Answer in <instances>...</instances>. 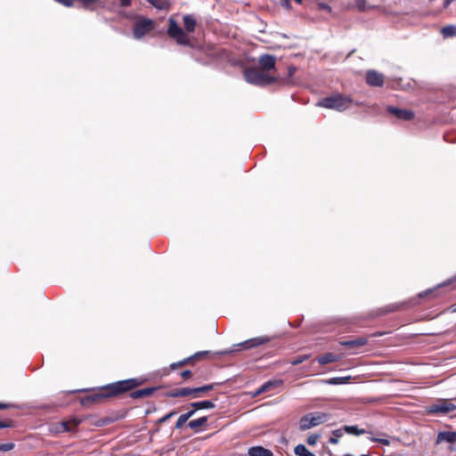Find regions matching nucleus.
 Returning <instances> with one entry per match:
<instances>
[{"label":"nucleus","mask_w":456,"mask_h":456,"mask_svg":"<svg viewBox=\"0 0 456 456\" xmlns=\"http://www.w3.org/2000/svg\"><path fill=\"white\" fill-rule=\"evenodd\" d=\"M212 388V386H203L198 387H175L170 389H159L160 393L158 396H167V397H201L205 396L206 393ZM157 387H147L142 389H137L131 394L134 399L139 397L151 396L155 391H158Z\"/></svg>","instance_id":"obj_1"},{"label":"nucleus","mask_w":456,"mask_h":456,"mask_svg":"<svg viewBox=\"0 0 456 456\" xmlns=\"http://www.w3.org/2000/svg\"><path fill=\"white\" fill-rule=\"evenodd\" d=\"M141 384L136 379L118 381L106 387V389L93 390L82 399H105L110 396L118 395L121 392L128 391Z\"/></svg>","instance_id":"obj_2"},{"label":"nucleus","mask_w":456,"mask_h":456,"mask_svg":"<svg viewBox=\"0 0 456 456\" xmlns=\"http://www.w3.org/2000/svg\"><path fill=\"white\" fill-rule=\"evenodd\" d=\"M353 100L341 94H336L329 97H325L317 102V106L331 109L338 111H344L351 107Z\"/></svg>","instance_id":"obj_3"},{"label":"nucleus","mask_w":456,"mask_h":456,"mask_svg":"<svg viewBox=\"0 0 456 456\" xmlns=\"http://www.w3.org/2000/svg\"><path fill=\"white\" fill-rule=\"evenodd\" d=\"M244 77L248 83L256 86H265L275 81L273 77L257 68L245 69Z\"/></svg>","instance_id":"obj_4"},{"label":"nucleus","mask_w":456,"mask_h":456,"mask_svg":"<svg viewBox=\"0 0 456 456\" xmlns=\"http://www.w3.org/2000/svg\"><path fill=\"white\" fill-rule=\"evenodd\" d=\"M329 419V414L324 412H311L304 415L300 419V429L305 431L326 422Z\"/></svg>","instance_id":"obj_5"},{"label":"nucleus","mask_w":456,"mask_h":456,"mask_svg":"<svg viewBox=\"0 0 456 456\" xmlns=\"http://www.w3.org/2000/svg\"><path fill=\"white\" fill-rule=\"evenodd\" d=\"M169 27L167 35L174 39L178 45H189L190 38L186 32L180 28L173 17L168 19Z\"/></svg>","instance_id":"obj_6"},{"label":"nucleus","mask_w":456,"mask_h":456,"mask_svg":"<svg viewBox=\"0 0 456 456\" xmlns=\"http://www.w3.org/2000/svg\"><path fill=\"white\" fill-rule=\"evenodd\" d=\"M154 28V21L152 20L141 17L134 23L133 31L134 37L136 39H141L146 34L153 30Z\"/></svg>","instance_id":"obj_7"},{"label":"nucleus","mask_w":456,"mask_h":456,"mask_svg":"<svg viewBox=\"0 0 456 456\" xmlns=\"http://www.w3.org/2000/svg\"><path fill=\"white\" fill-rule=\"evenodd\" d=\"M454 410H456V406L452 403L449 401H443L440 404L429 406L427 409V412L434 415H444L453 411Z\"/></svg>","instance_id":"obj_8"},{"label":"nucleus","mask_w":456,"mask_h":456,"mask_svg":"<svg viewBox=\"0 0 456 456\" xmlns=\"http://www.w3.org/2000/svg\"><path fill=\"white\" fill-rule=\"evenodd\" d=\"M281 384L282 383L281 380H269L263 384L259 388L256 389L254 392H251L250 395L255 397L265 392L276 390L281 387Z\"/></svg>","instance_id":"obj_9"},{"label":"nucleus","mask_w":456,"mask_h":456,"mask_svg":"<svg viewBox=\"0 0 456 456\" xmlns=\"http://www.w3.org/2000/svg\"><path fill=\"white\" fill-rule=\"evenodd\" d=\"M258 62L260 69L268 73V71L275 69L276 59L273 55L264 54L259 57Z\"/></svg>","instance_id":"obj_10"},{"label":"nucleus","mask_w":456,"mask_h":456,"mask_svg":"<svg viewBox=\"0 0 456 456\" xmlns=\"http://www.w3.org/2000/svg\"><path fill=\"white\" fill-rule=\"evenodd\" d=\"M387 111L402 120H411L414 118V113L411 110L404 109L389 106Z\"/></svg>","instance_id":"obj_11"},{"label":"nucleus","mask_w":456,"mask_h":456,"mask_svg":"<svg viewBox=\"0 0 456 456\" xmlns=\"http://www.w3.org/2000/svg\"><path fill=\"white\" fill-rule=\"evenodd\" d=\"M366 81L371 86H380L383 85L384 77L375 70H369L366 74Z\"/></svg>","instance_id":"obj_12"},{"label":"nucleus","mask_w":456,"mask_h":456,"mask_svg":"<svg viewBox=\"0 0 456 456\" xmlns=\"http://www.w3.org/2000/svg\"><path fill=\"white\" fill-rule=\"evenodd\" d=\"M441 443L456 444V432L455 431H441L437 434L436 444Z\"/></svg>","instance_id":"obj_13"},{"label":"nucleus","mask_w":456,"mask_h":456,"mask_svg":"<svg viewBox=\"0 0 456 456\" xmlns=\"http://www.w3.org/2000/svg\"><path fill=\"white\" fill-rule=\"evenodd\" d=\"M248 456H273V452L261 445L249 447L248 450Z\"/></svg>","instance_id":"obj_14"},{"label":"nucleus","mask_w":456,"mask_h":456,"mask_svg":"<svg viewBox=\"0 0 456 456\" xmlns=\"http://www.w3.org/2000/svg\"><path fill=\"white\" fill-rule=\"evenodd\" d=\"M368 339L364 337H360L355 339L344 340L340 342L341 346L356 348L360 346H363L367 344Z\"/></svg>","instance_id":"obj_15"},{"label":"nucleus","mask_w":456,"mask_h":456,"mask_svg":"<svg viewBox=\"0 0 456 456\" xmlns=\"http://www.w3.org/2000/svg\"><path fill=\"white\" fill-rule=\"evenodd\" d=\"M80 420L77 419H73L69 421H62L59 424V427L56 428L57 432H69L73 428L77 427L80 424Z\"/></svg>","instance_id":"obj_16"},{"label":"nucleus","mask_w":456,"mask_h":456,"mask_svg":"<svg viewBox=\"0 0 456 456\" xmlns=\"http://www.w3.org/2000/svg\"><path fill=\"white\" fill-rule=\"evenodd\" d=\"M183 25L187 33H192L195 31L196 28V20L192 15L186 14L183 17Z\"/></svg>","instance_id":"obj_17"},{"label":"nucleus","mask_w":456,"mask_h":456,"mask_svg":"<svg viewBox=\"0 0 456 456\" xmlns=\"http://www.w3.org/2000/svg\"><path fill=\"white\" fill-rule=\"evenodd\" d=\"M267 339L263 338H255L248 339L241 344L244 349L253 348L265 343Z\"/></svg>","instance_id":"obj_18"},{"label":"nucleus","mask_w":456,"mask_h":456,"mask_svg":"<svg viewBox=\"0 0 456 456\" xmlns=\"http://www.w3.org/2000/svg\"><path fill=\"white\" fill-rule=\"evenodd\" d=\"M84 8L90 11H94L97 6H104V3L102 0H78Z\"/></svg>","instance_id":"obj_19"},{"label":"nucleus","mask_w":456,"mask_h":456,"mask_svg":"<svg viewBox=\"0 0 456 456\" xmlns=\"http://www.w3.org/2000/svg\"><path fill=\"white\" fill-rule=\"evenodd\" d=\"M339 357L332 353H327L317 358L320 364L325 365L338 361Z\"/></svg>","instance_id":"obj_20"},{"label":"nucleus","mask_w":456,"mask_h":456,"mask_svg":"<svg viewBox=\"0 0 456 456\" xmlns=\"http://www.w3.org/2000/svg\"><path fill=\"white\" fill-rule=\"evenodd\" d=\"M152 6L159 10L168 11L170 8V3L168 0H147Z\"/></svg>","instance_id":"obj_21"},{"label":"nucleus","mask_w":456,"mask_h":456,"mask_svg":"<svg viewBox=\"0 0 456 456\" xmlns=\"http://www.w3.org/2000/svg\"><path fill=\"white\" fill-rule=\"evenodd\" d=\"M194 414V410H191L189 411L188 412L186 413H183L182 415L179 416L176 423H175V428H181L184 424L185 422Z\"/></svg>","instance_id":"obj_22"},{"label":"nucleus","mask_w":456,"mask_h":456,"mask_svg":"<svg viewBox=\"0 0 456 456\" xmlns=\"http://www.w3.org/2000/svg\"><path fill=\"white\" fill-rule=\"evenodd\" d=\"M208 420V418L206 416L200 417L197 419H192L188 423L189 428H191L193 430H198L200 428H201L203 425L206 424Z\"/></svg>","instance_id":"obj_23"},{"label":"nucleus","mask_w":456,"mask_h":456,"mask_svg":"<svg viewBox=\"0 0 456 456\" xmlns=\"http://www.w3.org/2000/svg\"><path fill=\"white\" fill-rule=\"evenodd\" d=\"M294 453L297 456H316L313 452H311L304 444H297L294 448Z\"/></svg>","instance_id":"obj_24"},{"label":"nucleus","mask_w":456,"mask_h":456,"mask_svg":"<svg viewBox=\"0 0 456 456\" xmlns=\"http://www.w3.org/2000/svg\"><path fill=\"white\" fill-rule=\"evenodd\" d=\"M344 431L350 435L360 436L367 433L365 429H360L357 426H344Z\"/></svg>","instance_id":"obj_25"},{"label":"nucleus","mask_w":456,"mask_h":456,"mask_svg":"<svg viewBox=\"0 0 456 456\" xmlns=\"http://www.w3.org/2000/svg\"><path fill=\"white\" fill-rule=\"evenodd\" d=\"M191 405L194 408V411L199 409H210L215 407L212 401H200L193 403Z\"/></svg>","instance_id":"obj_26"},{"label":"nucleus","mask_w":456,"mask_h":456,"mask_svg":"<svg viewBox=\"0 0 456 456\" xmlns=\"http://www.w3.org/2000/svg\"><path fill=\"white\" fill-rule=\"evenodd\" d=\"M344 428H338L332 431V436L330 437L329 442L332 444H337L339 438L344 435Z\"/></svg>","instance_id":"obj_27"},{"label":"nucleus","mask_w":456,"mask_h":456,"mask_svg":"<svg viewBox=\"0 0 456 456\" xmlns=\"http://www.w3.org/2000/svg\"><path fill=\"white\" fill-rule=\"evenodd\" d=\"M441 33L444 36V37H451L456 36V26L450 25L444 27L441 29Z\"/></svg>","instance_id":"obj_28"},{"label":"nucleus","mask_w":456,"mask_h":456,"mask_svg":"<svg viewBox=\"0 0 456 456\" xmlns=\"http://www.w3.org/2000/svg\"><path fill=\"white\" fill-rule=\"evenodd\" d=\"M308 358H309L308 354L298 355L297 357H296L293 360H291L290 363L292 365H297V364H300V363L304 362Z\"/></svg>","instance_id":"obj_29"},{"label":"nucleus","mask_w":456,"mask_h":456,"mask_svg":"<svg viewBox=\"0 0 456 456\" xmlns=\"http://www.w3.org/2000/svg\"><path fill=\"white\" fill-rule=\"evenodd\" d=\"M319 438L320 435L311 434L308 436L306 442L309 445H314L318 442Z\"/></svg>","instance_id":"obj_30"},{"label":"nucleus","mask_w":456,"mask_h":456,"mask_svg":"<svg viewBox=\"0 0 456 456\" xmlns=\"http://www.w3.org/2000/svg\"><path fill=\"white\" fill-rule=\"evenodd\" d=\"M13 443L0 444V452H9L14 448Z\"/></svg>","instance_id":"obj_31"},{"label":"nucleus","mask_w":456,"mask_h":456,"mask_svg":"<svg viewBox=\"0 0 456 456\" xmlns=\"http://www.w3.org/2000/svg\"><path fill=\"white\" fill-rule=\"evenodd\" d=\"M370 440L372 441V442L379 443V444H384V445H389L390 444V441L387 438L370 437Z\"/></svg>","instance_id":"obj_32"},{"label":"nucleus","mask_w":456,"mask_h":456,"mask_svg":"<svg viewBox=\"0 0 456 456\" xmlns=\"http://www.w3.org/2000/svg\"><path fill=\"white\" fill-rule=\"evenodd\" d=\"M297 4H301L303 0H294ZM281 4L286 9L289 10L291 8L290 1L289 0H281Z\"/></svg>","instance_id":"obj_33"},{"label":"nucleus","mask_w":456,"mask_h":456,"mask_svg":"<svg viewBox=\"0 0 456 456\" xmlns=\"http://www.w3.org/2000/svg\"><path fill=\"white\" fill-rule=\"evenodd\" d=\"M12 426H13V424H12V420H8V421L0 420V429L1 428H11Z\"/></svg>","instance_id":"obj_34"},{"label":"nucleus","mask_w":456,"mask_h":456,"mask_svg":"<svg viewBox=\"0 0 456 456\" xmlns=\"http://www.w3.org/2000/svg\"><path fill=\"white\" fill-rule=\"evenodd\" d=\"M55 1L67 6V7H70L74 4V0H55Z\"/></svg>","instance_id":"obj_35"},{"label":"nucleus","mask_w":456,"mask_h":456,"mask_svg":"<svg viewBox=\"0 0 456 456\" xmlns=\"http://www.w3.org/2000/svg\"><path fill=\"white\" fill-rule=\"evenodd\" d=\"M175 414V411H171L169 412L168 414H166L165 416H163L162 418H160L159 419V422L162 423V422H165L167 421L169 418H171L172 416H174Z\"/></svg>","instance_id":"obj_36"},{"label":"nucleus","mask_w":456,"mask_h":456,"mask_svg":"<svg viewBox=\"0 0 456 456\" xmlns=\"http://www.w3.org/2000/svg\"><path fill=\"white\" fill-rule=\"evenodd\" d=\"M346 379H347V378H346ZM344 380H345V378H333L329 381V383L338 384V383L344 382Z\"/></svg>","instance_id":"obj_37"},{"label":"nucleus","mask_w":456,"mask_h":456,"mask_svg":"<svg viewBox=\"0 0 456 456\" xmlns=\"http://www.w3.org/2000/svg\"><path fill=\"white\" fill-rule=\"evenodd\" d=\"M355 2L359 10H365V0H355Z\"/></svg>","instance_id":"obj_38"},{"label":"nucleus","mask_w":456,"mask_h":456,"mask_svg":"<svg viewBox=\"0 0 456 456\" xmlns=\"http://www.w3.org/2000/svg\"><path fill=\"white\" fill-rule=\"evenodd\" d=\"M12 407H15V405L12 404V403H0V410L8 409V408H12Z\"/></svg>","instance_id":"obj_39"},{"label":"nucleus","mask_w":456,"mask_h":456,"mask_svg":"<svg viewBox=\"0 0 456 456\" xmlns=\"http://www.w3.org/2000/svg\"><path fill=\"white\" fill-rule=\"evenodd\" d=\"M120 4L124 7H127L131 4V0H120Z\"/></svg>","instance_id":"obj_40"},{"label":"nucleus","mask_w":456,"mask_h":456,"mask_svg":"<svg viewBox=\"0 0 456 456\" xmlns=\"http://www.w3.org/2000/svg\"><path fill=\"white\" fill-rule=\"evenodd\" d=\"M88 390H86V389H83V390H72V391H69L67 393V395H74L76 393H82V392H87Z\"/></svg>","instance_id":"obj_41"},{"label":"nucleus","mask_w":456,"mask_h":456,"mask_svg":"<svg viewBox=\"0 0 456 456\" xmlns=\"http://www.w3.org/2000/svg\"><path fill=\"white\" fill-rule=\"evenodd\" d=\"M319 7L320 9H322V10H326V11H330V7L326 4H319Z\"/></svg>","instance_id":"obj_42"},{"label":"nucleus","mask_w":456,"mask_h":456,"mask_svg":"<svg viewBox=\"0 0 456 456\" xmlns=\"http://www.w3.org/2000/svg\"><path fill=\"white\" fill-rule=\"evenodd\" d=\"M191 376V371L190 370H184L182 372V377L183 378H188Z\"/></svg>","instance_id":"obj_43"},{"label":"nucleus","mask_w":456,"mask_h":456,"mask_svg":"<svg viewBox=\"0 0 456 456\" xmlns=\"http://www.w3.org/2000/svg\"><path fill=\"white\" fill-rule=\"evenodd\" d=\"M454 0H445L444 2V7H447L451 3H452Z\"/></svg>","instance_id":"obj_44"},{"label":"nucleus","mask_w":456,"mask_h":456,"mask_svg":"<svg viewBox=\"0 0 456 456\" xmlns=\"http://www.w3.org/2000/svg\"><path fill=\"white\" fill-rule=\"evenodd\" d=\"M91 401H84V400H81V403L84 406L86 405L87 403H90Z\"/></svg>","instance_id":"obj_45"}]
</instances>
